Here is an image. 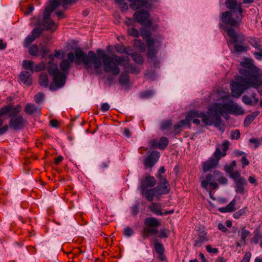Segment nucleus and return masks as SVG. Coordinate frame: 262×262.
I'll return each mask as SVG.
<instances>
[{
  "label": "nucleus",
  "instance_id": "f03ea898",
  "mask_svg": "<svg viewBox=\"0 0 262 262\" xmlns=\"http://www.w3.org/2000/svg\"><path fill=\"white\" fill-rule=\"evenodd\" d=\"M68 59H64L60 62L59 66L63 72H68L70 68V62H74L75 64L83 63L87 70L91 68L90 63L94 65L95 70H98L102 66L101 59L93 51H89L86 54L81 48H76L75 53L70 52L68 53Z\"/></svg>",
  "mask_w": 262,
  "mask_h": 262
},
{
  "label": "nucleus",
  "instance_id": "9d476101",
  "mask_svg": "<svg viewBox=\"0 0 262 262\" xmlns=\"http://www.w3.org/2000/svg\"><path fill=\"white\" fill-rule=\"evenodd\" d=\"M149 13L145 9H141L135 12L133 18L134 20L139 24H143L147 27L152 25V21L149 19Z\"/></svg>",
  "mask_w": 262,
  "mask_h": 262
},
{
  "label": "nucleus",
  "instance_id": "72a5a7b5",
  "mask_svg": "<svg viewBox=\"0 0 262 262\" xmlns=\"http://www.w3.org/2000/svg\"><path fill=\"white\" fill-rule=\"evenodd\" d=\"M133 60L138 64H142L144 60L143 56L140 54L137 53L136 52H133L132 55Z\"/></svg>",
  "mask_w": 262,
  "mask_h": 262
},
{
  "label": "nucleus",
  "instance_id": "4d7b16f0",
  "mask_svg": "<svg viewBox=\"0 0 262 262\" xmlns=\"http://www.w3.org/2000/svg\"><path fill=\"white\" fill-rule=\"evenodd\" d=\"M242 101L246 104L253 105V102L251 98L247 95H244L242 97Z\"/></svg>",
  "mask_w": 262,
  "mask_h": 262
},
{
  "label": "nucleus",
  "instance_id": "de8ad7c7",
  "mask_svg": "<svg viewBox=\"0 0 262 262\" xmlns=\"http://www.w3.org/2000/svg\"><path fill=\"white\" fill-rule=\"evenodd\" d=\"M172 125V121L170 120H165L161 124V128L163 130L169 129Z\"/></svg>",
  "mask_w": 262,
  "mask_h": 262
},
{
  "label": "nucleus",
  "instance_id": "774afa93",
  "mask_svg": "<svg viewBox=\"0 0 262 262\" xmlns=\"http://www.w3.org/2000/svg\"><path fill=\"white\" fill-rule=\"evenodd\" d=\"M251 254L250 252H246L244 257L240 262H249L251 258Z\"/></svg>",
  "mask_w": 262,
  "mask_h": 262
},
{
  "label": "nucleus",
  "instance_id": "603ef678",
  "mask_svg": "<svg viewBox=\"0 0 262 262\" xmlns=\"http://www.w3.org/2000/svg\"><path fill=\"white\" fill-rule=\"evenodd\" d=\"M127 31L128 34L133 37H138L139 36V32L138 30L135 28H129Z\"/></svg>",
  "mask_w": 262,
  "mask_h": 262
},
{
  "label": "nucleus",
  "instance_id": "aec40b11",
  "mask_svg": "<svg viewBox=\"0 0 262 262\" xmlns=\"http://www.w3.org/2000/svg\"><path fill=\"white\" fill-rule=\"evenodd\" d=\"M218 164L217 160H214V158L210 157L208 160L202 163L203 171L205 173L215 168Z\"/></svg>",
  "mask_w": 262,
  "mask_h": 262
},
{
  "label": "nucleus",
  "instance_id": "e433bc0d",
  "mask_svg": "<svg viewBox=\"0 0 262 262\" xmlns=\"http://www.w3.org/2000/svg\"><path fill=\"white\" fill-rule=\"evenodd\" d=\"M169 141L165 137H162L160 139L158 143V148L161 150H164L168 145Z\"/></svg>",
  "mask_w": 262,
  "mask_h": 262
},
{
  "label": "nucleus",
  "instance_id": "13d9d810",
  "mask_svg": "<svg viewBox=\"0 0 262 262\" xmlns=\"http://www.w3.org/2000/svg\"><path fill=\"white\" fill-rule=\"evenodd\" d=\"M236 204V200L235 199L232 200L231 202L227 205L228 210L230 212L234 211L236 210L235 205Z\"/></svg>",
  "mask_w": 262,
  "mask_h": 262
},
{
  "label": "nucleus",
  "instance_id": "1a4fd4ad",
  "mask_svg": "<svg viewBox=\"0 0 262 262\" xmlns=\"http://www.w3.org/2000/svg\"><path fill=\"white\" fill-rule=\"evenodd\" d=\"M220 19L222 24H220L219 27L220 29H223L227 31V27L236 28L239 25V21L236 18L234 19L232 17L231 13L227 11L221 13Z\"/></svg>",
  "mask_w": 262,
  "mask_h": 262
},
{
  "label": "nucleus",
  "instance_id": "e2e57ef3",
  "mask_svg": "<svg viewBox=\"0 0 262 262\" xmlns=\"http://www.w3.org/2000/svg\"><path fill=\"white\" fill-rule=\"evenodd\" d=\"M241 133L237 129H235L233 130L231 134V139H238L240 138Z\"/></svg>",
  "mask_w": 262,
  "mask_h": 262
},
{
  "label": "nucleus",
  "instance_id": "5fc2aeb1",
  "mask_svg": "<svg viewBox=\"0 0 262 262\" xmlns=\"http://www.w3.org/2000/svg\"><path fill=\"white\" fill-rule=\"evenodd\" d=\"M230 143L228 140H225L222 144L223 152L222 154V157H225L226 155V151L229 149Z\"/></svg>",
  "mask_w": 262,
  "mask_h": 262
},
{
  "label": "nucleus",
  "instance_id": "c756f323",
  "mask_svg": "<svg viewBox=\"0 0 262 262\" xmlns=\"http://www.w3.org/2000/svg\"><path fill=\"white\" fill-rule=\"evenodd\" d=\"M261 238L262 234L260 232V229L256 228L253 232V236L250 239V243L256 245Z\"/></svg>",
  "mask_w": 262,
  "mask_h": 262
},
{
  "label": "nucleus",
  "instance_id": "338daca9",
  "mask_svg": "<svg viewBox=\"0 0 262 262\" xmlns=\"http://www.w3.org/2000/svg\"><path fill=\"white\" fill-rule=\"evenodd\" d=\"M230 177L234 180V182H236L238 179L242 178L240 176V173L238 171H233V172L231 173Z\"/></svg>",
  "mask_w": 262,
  "mask_h": 262
},
{
  "label": "nucleus",
  "instance_id": "473e14b6",
  "mask_svg": "<svg viewBox=\"0 0 262 262\" xmlns=\"http://www.w3.org/2000/svg\"><path fill=\"white\" fill-rule=\"evenodd\" d=\"M140 33L141 36L142 37L143 39L145 41L146 43H147V40L148 39H154L151 37V33L150 32L145 28H142L140 29Z\"/></svg>",
  "mask_w": 262,
  "mask_h": 262
},
{
  "label": "nucleus",
  "instance_id": "f257e3e1",
  "mask_svg": "<svg viewBox=\"0 0 262 262\" xmlns=\"http://www.w3.org/2000/svg\"><path fill=\"white\" fill-rule=\"evenodd\" d=\"M240 65L239 73L242 76H235V81L231 84L232 95L235 98H238L249 88L258 90L262 85L259 69L254 64L253 59L247 58L241 62ZM258 92L262 95V91L258 90Z\"/></svg>",
  "mask_w": 262,
  "mask_h": 262
},
{
  "label": "nucleus",
  "instance_id": "f8f14e48",
  "mask_svg": "<svg viewBox=\"0 0 262 262\" xmlns=\"http://www.w3.org/2000/svg\"><path fill=\"white\" fill-rule=\"evenodd\" d=\"M158 181L157 186L155 187L157 194L161 197L162 195L169 193L171 188L167 179H158Z\"/></svg>",
  "mask_w": 262,
  "mask_h": 262
},
{
  "label": "nucleus",
  "instance_id": "052dcab7",
  "mask_svg": "<svg viewBox=\"0 0 262 262\" xmlns=\"http://www.w3.org/2000/svg\"><path fill=\"white\" fill-rule=\"evenodd\" d=\"M152 95V92L150 90L145 91L141 93L140 97L142 98H147Z\"/></svg>",
  "mask_w": 262,
  "mask_h": 262
},
{
  "label": "nucleus",
  "instance_id": "393cba45",
  "mask_svg": "<svg viewBox=\"0 0 262 262\" xmlns=\"http://www.w3.org/2000/svg\"><path fill=\"white\" fill-rule=\"evenodd\" d=\"M19 79L24 84L27 86H30L32 84V77L28 71H21L19 75Z\"/></svg>",
  "mask_w": 262,
  "mask_h": 262
},
{
  "label": "nucleus",
  "instance_id": "6ab92c4d",
  "mask_svg": "<svg viewBox=\"0 0 262 262\" xmlns=\"http://www.w3.org/2000/svg\"><path fill=\"white\" fill-rule=\"evenodd\" d=\"M51 14H49V17H47L45 13L43 14L42 22L44 27L47 30H52L54 31L57 28V25L55 22L50 18Z\"/></svg>",
  "mask_w": 262,
  "mask_h": 262
},
{
  "label": "nucleus",
  "instance_id": "5701e85b",
  "mask_svg": "<svg viewBox=\"0 0 262 262\" xmlns=\"http://www.w3.org/2000/svg\"><path fill=\"white\" fill-rule=\"evenodd\" d=\"M49 4L45 8L43 13H45L47 17H49V14L57 9L59 6L62 4L61 0H49Z\"/></svg>",
  "mask_w": 262,
  "mask_h": 262
},
{
  "label": "nucleus",
  "instance_id": "c85d7f7f",
  "mask_svg": "<svg viewBox=\"0 0 262 262\" xmlns=\"http://www.w3.org/2000/svg\"><path fill=\"white\" fill-rule=\"evenodd\" d=\"M259 114V111H255L247 115L245 118L244 122V126H249Z\"/></svg>",
  "mask_w": 262,
  "mask_h": 262
},
{
  "label": "nucleus",
  "instance_id": "2eb2a0df",
  "mask_svg": "<svg viewBox=\"0 0 262 262\" xmlns=\"http://www.w3.org/2000/svg\"><path fill=\"white\" fill-rule=\"evenodd\" d=\"M157 181L153 176H146L143 180H142L140 184L141 190H144L145 188H153L156 184Z\"/></svg>",
  "mask_w": 262,
  "mask_h": 262
},
{
  "label": "nucleus",
  "instance_id": "ea45409f",
  "mask_svg": "<svg viewBox=\"0 0 262 262\" xmlns=\"http://www.w3.org/2000/svg\"><path fill=\"white\" fill-rule=\"evenodd\" d=\"M49 64V66L48 67V71L50 75L53 76L56 74V73L59 72L58 70L57 65L56 63H52L51 64Z\"/></svg>",
  "mask_w": 262,
  "mask_h": 262
},
{
  "label": "nucleus",
  "instance_id": "a18cd8bd",
  "mask_svg": "<svg viewBox=\"0 0 262 262\" xmlns=\"http://www.w3.org/2000/svg\"><path fill=\"white\" fill-rule=\"evenodd\" d=\"M248 47L239 44H234V50L236 52H246Z\"/></svg>",
  "mask_w": 262,
  "mask_h": 262
},
{
  "label": "nucleus",
  "instance_id": "c9c22d12",
  "mask_svg": "<svg viewBox=\"0 0 262 262\" xmlns=\"http://www.w3.org/2000/svg\"><path fill=\"white\" fill-rule=\"evenodd\" d=\"M129 81V78L128 74L125 71V73H122L120 75L119 79V83L122 85H127Z\"/></svg>",
  "mask_w": 262,
  "mask_h": 262
},
{
  "label": "nucleus",
  "instance_id": "680f3d73",
  "mask_svg": "<svg viewBox=\"0 0 262 262\" xmlns=\"http://www.w3.org/2000/svg\"><path fill=\"white\" fill-rule=\"evenodd\" d=\"M237 11L238 12L239 14L236 16V18L240 21L242 20V19L243 18V15H242V13H243V9L241 7V4H239L237 8Z\"/></svg>",
  "mask_w": 262,
  "mask_h": 262
},
{
  "label": "nucleus",
  "instance_id": "ddd939ff",
  "mask_svg": "<svg viewBox=\"0 0 262 262\" xmlns=\"http://www.w3.org/2000/svg\"><path fill=\"white\" fill-rule=\"evenodd\" d=\"M21 109V106L19 104L17 105L16 106H14L12 104L4 106L0 108V117L8 113L9 117L16 115L20 112Z\"/></svg>",
  "mask_w": 262,
  "mask_h": 262
},
{
  "label": "nucleus",
  "instance_id": "37998d69",
  "mask_svg": "<svg viewBox=\"0 0 262 262\" xmlns=\"http://www.w3.org/2000/svg\"><path fill=\"white\" fill-rule=\"evenodd\" d=\"M225 4L228 9H235L237 7V1L236 0H226Z\"/></svg>",
  "mask_w": 262,
  "mask_h": 262
},
{
  "label": "nucleus",
  "instance_id": "0e129e2a",
  "mask_svg": "<svg viewBox=\"0 0 262 262\" xmlns=\"http://www.w3.org/2000/svg\"><path fill=\"white\" fill-rule=\"evenodd\" d=\"M132 212L134 215H137L139 212V204L137 203L132 207Z\"/></svg>",
  "mask_w": 262,
  "mask_h": 262
},
{
  "label": "nucleus",
  "instance_id": "09e8293b",
  "mask_svg": "<svg viewBox=\"0 0 262 262\" xmlns=\"http://www.w3.org/2000/svg\"><path fill=\"white\" fill-rule=\"evenodd\" d=\"M45 97V95L43 92H39L36 95H35L34 97V100L35 102L37 104H40V103L42 101Z\"/></svg>",
  "mask_w": 262,
  "mask_h": 262
},
{
  "label": "nucleus",
  "instance_id": "0eeeda50",
  "mask_svg": "<svg viewBox=\"0 0 262 262\" xmlns=\"http://www.w3.org/2000/svg\"><path fill=\"white\" fill-rule=\"evenodd\" d=\"M145 227L143 228L142 236L145 239L152 235H156L158 233V227L160 226L159 220L154 217H147L144 222Z\"/></svg>",
  "mask_w": 262,
  "mask_h": 262
},
{
  "label": "nucleus",
  "instance_id": "f704fd0d",
  "mask_svg": "<svg viewBox=\"0 0 262 262\" xmlns=\"http://www.w3.org/2000/svg\"><path fill=\"white\" fill-rule=\"evenodd\" d=\"M125 71L127 73L130 72L131 74H138L140 72V69L132 64H128L127 66L125 67Z\"/></svg>",
  "mask_w": 262,
  "mask_h": 262
},
{
  "label": "nucleus",
  "instance_id": "864d4df0",
  "mask_svg": "<svg viewBox=\"0 0 262 262\" xmlns=\"http://www.w3.org/2000/svg\"><path fill=\"white\" fill-rule=\"evenodd\" d=\"M46 64L43 62H41L39 63L36 64L34 67V72H38L45 69Z\"/></svg>",
  "mask_w": 262,
  "mask_h": 262
},
{
  "label": "nucleus",
  "instance_id": "58836bf2",
  "mask_svg": "<svg viewBox=\"0 0 262 262\" xmlns=\"http://www.w3.org/2000/svg\"><path fill=\"white\" fill-rule=\"evenodd\" d=\"M248 211V207L246 206L238 211L235 212L233 216L235 219H239L241 216L246 215V212Z\"/></svg>",
  "mask_w": 262,
  "mask_h": 262
},
{
  "label": "nucleus",
  "instance_id": "79ce46f5",
  "mask_svg": "<svg viewBox=\"0 0 262 262\" xmlns=\"http://www.w3.org/2000/svg\"><path fill=\"white\" fill-rule=\"evenodd\" d=\"M39 53V49L37 45H33L29 47V53L32 56H38Z\"/></svg>",
  "mask_w": 262,
  "mask_h": 262
},
{
  "label": "nucleus",
  "instance_id": "20e7f679",
  "mask_svg": "<svg viewBox=\"0 0 262 262\" xmlns=\"http://www.w3.org/2000/svg\"><path fill=\"white\" fill-rule=\"evenodd\" d=\"M215 181H217L221 185H226L228 182V179L223 176L222 172L219 170H214L213 173H208L205 179L201 181V185L203 188L206 189L209 185V192L210 195L212 191L216 189L219 187L218 184Z\"/></svg>",
  "mask_w": 262,
  "mask_h": 262
},
{
  "label": "nucleus",
  "instance_id": "2f4dec72",
  "mask_svg": "<svg viewBox=\"0 0 262 262\" xmlns=\"http://www.w3.org/2000/svg\"><path fill=\"white\" fill-rule=\"evenodd\" d=\"M34 61L32 60H24L23 61V68L26 70H29L32 73H34Z\"/></svg>",
  "mask_w": 262,
  "mask_h": 262
},
{
  "label": "nucleus",
  "instance_id": "f3484780",
  "mask_svg": "<svg viewBox=\"0 0 262 262\" xmlns=\"http://www.w3.org/2000/svg\"><path fill=\"white\" fill-rule=\"evenodd\" d=\"M159 156V152L158 151H152L144 161L145 166L149 167H153L158 160Z\"/></svg>",
  "mask_w": 262,
  "mask_h": 262
},
{
  "label": "nucleus",
  "instance_id": "39448f33",
  "mask_svg": "<svg viewBox=\"0 0 262 262\" xmlns=\"http://www.w3.org/2000/svg\"><path fill=\"white\" fill-rule=\"evenodd\" d=\"M200 118L202 121L206 125L211 126L213 125L214 127L218 128L222 132H224L225 129L224 125H221L222 121L221 114L216 112L215 108L213 106L208 109L207 113L200 112Z\"/></svg>",
  "mask_w": 262,
  "mask_h": 262
},
{
  "label": "nucleus",
  "instance_id": "6e6552de",
  "mask_svg": "<svg viewBox=\"0 0 262 262\" xmlns=\"http://www.w3.org/2000/svg\"><path fill=\"white\" fill-rule=\"evenodd\" d=\"M200 112L196 110L190 111L184 119L181 120L174 125V133L175 135H179L183 127L187 126L189 129L191 127V120L193 118H200Z\"/></svg>",
  "mask_w": 262,
  "mask_h": 262
},
{
  "label": "nucleus",
  "instance_id": "7ed1b4c3",
  "mask_svg": "<svg viewBox=\"0 0 262 262\" xmlns=\"http://www.w3.org/2000/svg\"><path fill=\"white\" fill-rule=\"evenodd\" d=\"M97 55L103 64V69L105 73H112L114 75H118L120 72L118 66H127L130 62L128 57H120L113 54L110 56L106 54L102 49H98L96 50Z\"/></svg>",
  "mask_w": 262,
  "mask_h": 262
},
{
  "label": "nucleus",
  "instance_id": "412c9836",
  "mask_svg": "<svg viewBox=\"0 0 262 262\" xmlns=\"http://www.w3.org/2000/svg\"><path fill=\"white\" fill-rule=\"evenodd\" d=\"M154 248L156 252L158 254V258L162 260H166V257L164 255L165 248L164 246L161 243L158 242V239L154 241Z\"/></svg>",
  "mask_w": 262,
  "mask_h": 262
},
{
  "label": "nucleus",
  "instance_id": "7c9ffc66",
  "mask_svg": "<svg viewBox=\"0 0 262 262\" xmlns=\"http://www.w3.org/2000/svg\"><path fill=\"white\" fill-rule=\"evenodd\" d=\"M39 83L41 86L47 88L49 85L48 76L46 73H41L39 75Z\"/></svg>",
  "mask_w": 262,
  "mask_h": 262
},
{
  "label": "nucleus",
  "instance_id": "4468645a",
  "mask_svg": "<svg viewBox=\"0 0 262 262\" xmlns=\"http://www.w3.org/2000/svg\"><path fill=\"white\" fill-rule=\"evenodd\" d=\"M227 33L230 38V42L232 44L237 42L243 43L245 41V36L242 34H237L232 28H228L227 30Z\"/></svg>",
  "mask_w": 262,
  "mask_h": 262
},
{
  "label": "nucleus",
  "instance_id": "8fccbe9b",
  "mask_svg": "<svg viewBox=\"0 0 262 262\" xmlns=\"http://www.w3.org/2000/svg\"><path fill=\"white\" fill-rule=\"evenodd\" d=\"M165 172V169L164 166H161L159 168L157 173L156 174V177L157 179H166L164 176L162 174Z\"/></svg>",
  "mask_w": 262,
  "mask_h": 262
},
{
  "label": "nucleus",
  "instance_id": "b1692460",
  "mask_svg": "<svg viewBox=\"0 0 262 262\" xmlns=\"http://www.w3.org/2000/svg\"><path fill=\"white\" fill-rule=\"evenodd\" d=\"M208 241L207 232L204 230L200 231L198 234V237L194 242L193 246L195 247H200L203 243Z\"/></svg>",
  "mask_w": 262,
  "mask_h": 262
},
{
  "label": "nucleus",
  "instance_id": "a211bd4d",
  "mask_svg": "<svg viewBox=\"0 0 262 262\" xmlns=\"http://www.w3.org/2000/svg\"><path fill=\"white\" fill-rule=\"evenodd\" d=\"M156 42L160 43V41L157 39H148L147 40V56L149 58H153L156 56L157 51L154 48Z\"/></svg>",
  "mask_w": 262,
  "mask_h": 262
},
{
  "label": "nucleus",
  "instance_id": "423d86ee",
  "mask_svg": "<svg viewBox=\"0 0 262 262\" xmlns=\"http://www.w3.org/2000/svg\"><path fill=\"white\" fill-rule=\"evenodd\" d=\"M212 106L215 108L216 112L221 114L224 116V113H229L233 115H242L245 113L244 110L242 106L231 101L224 104L214 103Z\"/></svg>",
  "mask_w": 262,
  "mask_h": 262
},
{
  "label": "nucleus",
  "instance_id": "cd10ccee",
  "mask_svg": "<svg viewBox=\"0 0 262 262\" xmlns=\"http://www.w3.org/2000/svg\"><path fill=\"white\" fill-rule=\"evenodd\" d=\"M41 108H38L34 104L29 103H27L24 108L25 112L29 115H31L34 113H38L40 114Z\"/></svg>",
  "mask_w": 262,
  "mask_h": 262
},
{
  "label": "nucleus",
  "instance_id": "3c124183",
  "mask_svg": "<svg viewBox=\"0 0 262 262\" xmlns=\"http://www.w3.org/2000/svg\"><path fill=\"white\" fill-rule=\"evenodd\" d=\"M36 39L31 34L28 35L24 40V47L27 48Z\"/></svg>",
  "mask_w": 262,
  "mask_h": 262
},
{
  "label": "nucleus",
  "instance_id": "a19ab883",
  "mask_svg": "<svg viewBox=\"0 0 262 262\" xmlns=\"http://www.w3.org/2000/svg\"><path fill=\"white\" fill-rule=\"evenodd\" d=\"M240 234H241L240 241L245 243L247 238L249 235H250L251 233L248 230L246 229L244 227V228H242Z\"/></svg>",
  "mask_w": 262,
  "mask_h": 262
},
{
  "label": "nucleus",
  "instance_id": "bb28decb",
  "mask_svg": "<svg viewBox=\"0 0 262 262\" xmlns=\"http://www.w3.org/2000/svg\"><path fill=\"white\" fill-rule=\"evenodd\" d=\"M162 206L160 203L152 202L148 206V209L154 214L157 215H163Z\"/></svg>",
  "mask_w": 262,
  "mask_h": 262
},
{
  "label": "nucleus",
  "instance_id": "9b49d317",
  "mask_svg": "<svg viewBox=\"0 0 262 262\" xmlns=\"http://www.w3.org/2000/svg\"><path fill=\"white\" fill-rule=\"evenodd\" d=\"M11 118L9 123L10 128L13 130H18L25 127V121L22 115H13L9 116Z\"/></svg>",
  "mask_w": 262,
  "mask_h": 262
},
{
  "label": "nucleus",
  "instance_id": "a878e982",
  "mask_svg": "<svg viewBox=\"0 0 262 262\" xmlns=\"http://www.w3.org/2000/svg\"><path fill=\"white\" fill-rule=\"evenodd\" d=\"M235 183L236 192L243 194L244 192V187L247 185L246 179L245 178H240Z\"/></svg>",
  "mask_w": 262,
  "mask_h": 262
},
{
  "label": "nucleus",
  "instance_id": "4c0bfd02",
  "mask_svg": "<svg viewBox=\"0 0 262 262\" xmlns=\"http://www.w3.org/2000/svg\"><path fill=\"white\" fill-rule=\"evenodd\" d=\"M43 31L44 29L40 27H36L32 30L31 35L36 39L41 36Z\"/></svg>",
  "mask_w": 262,
  "mask_h": 262
},
{
  "label": "nucleus",
  "instance_id": "4be33fe9",
  "mask_svg": "<svg viewBox=\"0 0 262 262\" xmlns=\"http://www.w3.org/2000/svg\"><path fill=\"white\" fill-rule=\"evenodd\" d=\"M52 76L53 81L57 87L61 88L65 84L67 77L63 73L59 71Z\"/></svg>",
  "mask_w": 262,
  "mask_h": 262
},
{
  "label": "nucleus",
  "instance_id": "dca6fc26",
  "mask_svg": "<svg viewBox=\"0 0 262 262\" xmlns=\"http://www.w3.org/2000/svg\"><path fill=\"white\" fill-rule=\"evenodd\" d=\"M141 193L149 202H152L155 197L157 199L160 198V195L157 194V192L155 187L151 188L150 189L145 188L144 190H141Z\"/></svg>",
  "mask_w": 262,
  "mask_h": 262
},
{
  "label": "nucleus",
  "instance_id": "6e6d98bb",
  "mask_svg": "<svg viewBox=\"0 0 262 262\" xmlns=\"http://www.w3.org/2000/svg\"><path fill=\"white\" fill-rule=\"evenodd\" d=\"M222 152H221L220 149L219 148H216L215 152L213 153V158H214V160H217V161L219 162L221 157H222Z\"/></svg>",
  "mask_w": 262,
  "mask_h": 262
},
{
  "label": "nucleus",
  "instance_id": "69168bd1",
  "mask_svg": "<svg viewBox=\"0 0 262 262\" xmlns=\"http://www.w3.org/2000/svg\"><path fill=\"white\" fill-rule=\"evenodd\" d=\"M206 249L208 253L216 254L219 252V250L217 248H212L210 245H207L206 246Z\"/></svg>",
  "mask_w": 262,
  "mask_h": 262
},
{
  "label": "nucleus",
  "instance_id": "bf43d9fd",
  "mask_svg": "<svg viewBox=\"0 0 262 262\" xmlns=\"http://www.w3.org/2000/svg\"><path fill=\"white\" fill-rule=\"evenodd\" d=\"M169 236V232L166 229H160L158 237L160 238H167Z\"/></svg>",
  "mask_w": 262,
  "mask_h": 262
},
{
  "label": "nucleus",
  "instance_id": "c03bdc74",
  "mask_svg": "<svg viewBox=\"0 0 262 262\" xmlns=\"http://www.w3.org/2000/svg\"><path fill=\"white\" fill-rule=\"evenodd\" d=\"M250 43L253 47L255 48L257 50L262 48V46L259 43L258 39L257 38L254 37L251 38Z\"/></svg>",
  "mask_w": 262,
  "mask_h": 262
},
{
  "label": "nucleus",
  "instance_id": "49530a36",
  "mask_svg": "<svg viewBox=\"0 0 262 262\" xmlns=\"http://www.w3.org/2000/svg\"><path fill=\"white\" fill-rule=\"evenodd\" d=\"M134 233V231L128 226L125 228L123 231V235L128 237L133 236Z\"/></svg>",
  "mask_w": 262,
  "mask_h": 262
}]
</instances>
